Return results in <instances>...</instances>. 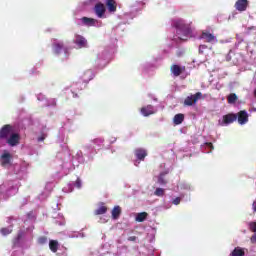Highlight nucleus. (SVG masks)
I'll use <instances>...</instances> for the list:
<instances>
[{
  "label": "nucleus",
  "mask_w": 256,
  "mask_h": 256,
  "mask_svg": "<svg viewBox=\"0 0 256 256\" xmlns=\"http://www.w3.org/2000/svg\"><path fill=\"white\" fill-rule=\"evenodd\" d=\"M173 27H175L180 41H187L191 37V25L185 24V21L176 20L173 22Z\"/></svg>",
  "instance_id": "1"
},
{
  "label": "nucleus",
  "mask_w": 256,
  "mask_h": 256,
  "mask_svg": "<svg viewBox=\"0 0 256 256\" xmlns=\"http://www.w3.org/2000/svg\"><path fill=\"white\" fill-rule=\"evenodd\" d=\"M235 121H237V114L229 113L218 120V125H220V127H227L228 125H231V123H235Z\"/></svg>",
  "instance_id": "2"
},
{
  "label": "nucleus",
  "mask_w": 256,
  "mask_h": 256,
  "mask_svg": "<svg viewBox=\"0 0 256 256\" xmlns=\"http://www.w3.org/2000/svg\"><path fill=\"white\" fill-rule=\"evenodd\" d=\"M13 133V126L6 124L0 129V141H7Z\"/></svg>",
  "instance_id": "3"
},
{
  "label": "nucleus",
  "mask_w": 256,
  "mask_h": 256,
  "mask_svg": "<svg viewBox=\"0 0 256 256\" xmlns=\"http://www.w3.org/2000/svg\"><path fill=\"white\" fill-rule=\"evenodd\" d=\"M94 12L99 19H104L107 8L105 7V4L98 2L94 6Z\"/></svg>",
  "instance_id": "4"
},
{
  "label": "nucleus",
  "mask_w": 256,
  "mask_h": 256,
  "mask_svg": "<svg viewBox=\"0 0 256 256\" xmlns=\"http://www.w3.org/2000/svg\"><path fill=\"white\" fill-rule=\"evenodd\" d=\"M237 119L239 125H247L249 123V113L245 110H241L240 112L236 113Z\"/></svg>",
  "instance_id": "5"
},
{
  "label": "nucleus",
  "mask_w": 256,
  "mask_h": 256,
  "mask_svg": "<svg viewBox=\"0 0 256 256\" xmlns=\"http://www.w3.org/2000/svg\"><path fill=\"white\" fill-rule=\"evenodd\" d=\"M19 141H21V136L17 133H12L6 140V143H8L10 147H17V145H19Z\"/></svg>",
  "instance_id": "6"
},
{
  "label": "nucleus",
  "mask_w": 256,
  "mask_h": 256,
  "mask_svg": "<svg viewBox=\"0 0 256 256\" xmlns=\"http://www.w3.org/2000/svg\"><path fill=\"white\" fill-rule=\"evenodd\" d=\"M247 7H249V0H237L235 3V9L240 13L247 11Z\"/></svg>",
  "instance_id": "7"
},
{
  "label": "nucleus",
  "mask_w": 256,
  "mask_h": 256,
  "mask_svg": "<svg viewBox=\"0 0 256 256\" xmlns=\"http://www.w3.org/2000/svg\"><path fill=\"white\" fill-rule=\"evenodd\" d=\"M140 112L143 115V117H149L150 115H155L156 113L155 107L153 105L143 106L140 109Z\"/></svg>",
  "instance_id": "8"
},
{
  "label": "nucleus",
  "mask_w": 256,
  "mask_h": 256,
  "mask_svg": "<svg viewBox=\"0 0 256 256\" xmlns=\"http://www.w3.org/2000/svg\"><path fill=\"white\" fill-rule=\"evenodd\" d=\"M75 45H77V47L79 49H83L85 47H87V39H85V37L76 34L75 35V40H74Z\"/></svg>",
  "instance_id": "9"
},
{
  "label": "nucleus",
  "mask_w": 256,
  "mask_h": 256,
  "mask_svg": "<svg viewBox=\"0 0 256 256\" xmlns=\"http://www.w3.org/2000/svg\"><path fill=\"white\" fill-rule=\"evenodd\" d=\"M52 51L54 55H61V51H65V53H67V48H65L63 43L56 42L52 45Z\"/></svg>",
  "instance_id": "10"
},
{
  "label": "nucleus",
  "mask_w": 256,
  "mask_h": 256,
  "mask_svg": "<svg viewBox=\"0 0 256 256\" xmlns=\"http://www.w3.org/2000/svg\"><path fill=\"white\" fill-rule=\"evenodd\" d=\"M201 39H205L206 43H215L217 38L210 32H202Z\"/></svg>",
  "instance_id": "11"
},
{
  "label": "nucleus",
  "mask_w": 256,
  "mask_h": 256,
  "mask_svg": "<svg viewBox=\"0 0 256 256\" xmlns=\"http://www.w3.org/2000/svg\"><path fill=\"white\" fill-rule=\"evenodd\" d=\"M105 3L109 13L117 11V2L115 0H105Z\"/></svg>",
  "instance_id": "12"
},
{
  "label": "nucleus",
  "mask_w": 256,
  "mask_h": 256,
  "mask_svg": "<svg viewBox=\"0 0 256 256\" xmlns=\"http://www.w3.org/2000/svg\"><path fill=\"white\" fill-rule=\"evenodd\" d=\"M11 164V154L6 152L1 155V165L2 167H7V165Z\"/></svg>",
  "instance_id": "13"
},
{
  "label": "nucleus",
  "mask_w": 256,
  "mask_h": 256,
  "mask_svg": "<svg viewBox=\"0 0 256 256\" xmlns=\"http://www.w3.org/2000/svg\"><path fill=\"white\" fill-rule=\"evenodd\" d=\"M135 156L137 159H139V161H144L145 158L147 157V150L141 148L136 149Z\"/></svg>",
  "instance_id": "14"
},
{
  "label": "nucleus",
  "mask_w": 256,
  "mask_h": 256,
  "mask_svg": "<svg viewBox=\"0 0 256 256\" xmlns=\"http://www.w3.org/2000/svg\"><path fill=\"white\" fill-rule=\"evenodd\" d=\"M200 149H201L202 153H211V151H213V149H215V148L213 147V143L205 142L204 144H202L200 146Z\"/></svg>",
  "instance_id": "15"
},
{
  "label": "nucleus",
  "mask_w": 256,
  "mask_h": 256,
  "mask_svg": "<svg viewBox=\"0 0 256 256\" xmlns=\"http://www.w3.org/2000/svg\"><path fill=\"white\" fill-rule=\"evenodd\" d=\"M247 251V248L242 247H236L234 250L230 253L229 256H245V252Z\"/></svg>",
  "instance_id": "16"
},
{
  "label": "nucleus",
  "mask_w": 256,
  "mask_h": 256,
  "mask_svg": "<svg viewBox=\"0 0 256 256\" xmlns=\"http://www.w3.org/2000/svg\"><path fill=\"white\" fill-rule=\"evenodd\" d=\"M49 249L52 253H57L59 251V241L57 240H50L49 241Z\"/></svg>",
  "instance_id": "17"
},
{
  "label": "nucleus",
  "mask_w": 256,
  "mask_h": 256,
  "mask_svg": "<svg viewBox=\"0 0 256 256\" xmlns=\"http://www.w3.org/2000/svg\"><path fill=\"white\" fill-rule=\"evenodd\" d=\"M93 79V72L91 70L86 71L83 75H82V81L83 83H89V81H91Z\"/></svg>",
  "instance_id": "18"
},
{
  "label": "nucleus",
  "mask_w": 256,
  "mask_h": 256,
  "mask_svg": "<svg viewBox=\"0 0 256 256\" xmlns=\"http://www.w3.org/2000/svg\"><path fill=\"white\" fill-rule=\"evenodd\" d=\"M183 121H185V115H183L182 113L176 114L173 118L174 125H181Z\"/></svg>",
  "instance_id": "19"
},
{
  "label": "nucleus",
  "mask_w": 256,
  "mask_h": 256,
  "mask_svg": "<svg viewBox=\"0 0 256 256\" xmlns=\"http://www.w3.org/2000/svg\"><path fill=\"white\" fill-rule=\"evenodd\" d=\"M207 97H209V95L203 94L201 92H197L196 94L193 95V105H195L197 101L201 99H207Z\"/></svg>",
  "instance_id": "20"
},
{
  "label": "nucleus",
  "mask_w": 256,
  "mask_h": 256,
  "mask_svg": "<svg viewBox=\"0 0 256 256\" xmlns=\"http://www.w3.org/2000/svg\"><path fill=\"white\" fill-rule=\"evenodd\" d=\"M82 23L84 25H88L90 27H93V25H95V23H97V20L94 18H88V17H82L81 19Z\"/></svg>",
  "instance_id": "21"
},
{
  "label": "nucleus",
  "mask_w": 256,
  "mask_h": 256,
  "mask_svg": "<svg viewBox=\"0 0 256 256\" xmlns=\"http://www.w3.org/2000/svg\"><path fill=\"white\" fill-rule=\"evenodd\" d=\"M171 72L173 73V75H175V77H179V75H181V73L183 72V70L181 69V66L179 65H173L171 67Z\"/></svg>",
  "instance_id": "22"
},
{
  "label": "nucleus",
  "mask_w": 256,
  "mask_h": 256,
  "mask_svg": "<svg viewBox=\"0 0 256 256\" xmlns=\"http://www.w3.org/2000/svg\"><path fill=\"white\" fill-rule=\"evenodd\" d=\"M119 215H121V207L115 206L112 210V218L119 219Z\"/></svg>",
  "instance_id": "23"
},
{
  "label": "nucleus",
  "mask_w": 256,
  "mask_h": 256,
  "mask_svg": "<svg viewBox=\"0 0 256 256\" xmlns=\"http://www.w3.org/2000/svg\"><path fill=\"white\" fill-rule=\"evenodd\" d=\"M147 212H141V213H138L137 216H136V221L138 223H143V221H145V219H147Z\"/></svg>",
  "instance_id": "24"
},
{
  "label": "nucleus",
  "mask_w": 256,
  "mask_h": 256,
  "mask_svg": "<svg viewBox=\"0 0 256 256\" xmlns=\"http://www.w3.org/2000/svg\"><path fill=\"white\" fill-rule=\"evenodd\" d=\"M105 213H107L106 206H101L95 210V215H105Z\"/></svg>",
  "instance_id": "25"
},
{
  "label": "nucleus",
  "mask_w": 256,
  "mask_h": 256,
  "mask_svg": "<svg viewBox=\"0 0 256 256\" xmlns=\"http://www.w3.org/2000/svg\"><path fill=\"white\" fill-rule=\"evenodd\" d=\"M158 183L159 185H166L167 184V180L165 179V174L161 173L158 177Z\"/></svg>",
  "instance_id": "26"
},
{
  "label": "nucleus",
  "mask_w": 256,
  "mask_h": 256,
  "mask_svg": "<svg viewBox=\"0 0 256 256\" xmlns=\"http://www.w3.org/2000/svg\"><path fill=\"white\" fill-rule=\"evenodd\" d=\"M154 195H156V197H163V195H165V189L156 188V190L154 191Z\"/></svg>",
  "instance_id": "27"
},
{
  "label": "nucleus",
  "mask_w": 256,
  "mask_h": 256,
  "mask_svg": "<svg viewBox=\"0 0 256 256\" xmlns=\"http://www.w3.org/2000/svg\"><path fill=\"white\" fill-rule=\"evenodd\" d=\"M235 101H237V94H234V93L230 94L228 96V103L230 105H233V103H235Z\"/></svg>",
  "instance_id": "28"
},
{
  "label": "nucleus",
  "mask_w": 256,
  "mask_h": 256,
  "mask_svg": "<svg viewBox=\"0 0 256 256\" xmlns=\"http://www.w3.org/2000/svg\"><path fill=\"white\" fill-rule=\"evenodd\" d=\"M0 233L4 236H7V235H11V233H13V230L9 228H1Z\"/></svg>",
  "instance_id": "29"
},
{
  "label": "nucleus",
  "mask_w": 256,
  "mask_h": 256,
  "mask_svg": "<svg viewBox=\"0 0 256 256\" xmlns=\"http://www.w3.org/2000/svg\"><path fill=\"white\" fill-rule=\"evenodd\" d=\"M184 105H188V106L193 105V95H190V96H188V97L185 99Z\"/></svg>",
  "instance_id": "30"
},
{
  "label": "nucleus",
  "mask_w": 256,
  "mask_h": 256,
  "mask_svg": "<svg viewBox=\"0 0 256 256\" xmlns=\"http://www.w3.org/2000/svg\"><path fill=\"white\" fill-rule=\"evenodd\" d=\"M38 243L39 245H45V243H47V237L41 236L40 238H38Z\"/></svg>",
  "instance_id": "31"
},
{
  "label": "nucleus",
  "mask_w": 256,
  "mask_h": 256,
  "mask_svg": "<svg viewBox=\"0 0 256 256\" xmlns=\"http://www.w3.org/2000/svg\"><path fill=\"white\" fill-rule=\"evenodd\" d=\"M74 185H75V187H77V189H81V187H82L81 178H77Z\"/></svg>",
  "instance_id": "32"
},
{
  "label": "nucleus",
  "mask_w": 256,
  "mask_h": 256,
  "mask_svg": "<svg viewBox=\"0 0 256 256\" xmlns=\"http://www.w3.org/2000/svg\"><path fill=\"white\" fill-rule=\"evenodd\" d=\"M173 205H179V203H181V198L180 197H176L173 201H172Z\"/></svg>",
  "instance_id": "33"
},
{
  "label": "nucleus",
  "mask_w": 256,
  "mask_h": 256,
  "mask_svg": "<svg viewBox=\"0 0 256 256\" xmlns=\"http://www.w3.org/2000/svg\"><path fill=\"white\" fill-rule=\"evenodd\" d=\"M250 229H251V231H253L254 233H256V222L250 223Z\"/></svg>",
  "instance_id": "34"
},
{
  "label": "nucleus",
  "mask_w": 256,
  "mask_h": 256,
  "mask_svg": "<svg viewBox=\"0 0 256 256\" xmlns=\"http://www.w3.org/2000/svg\"><path fill=\"white\" fill-rule=\"evenodd\" d=\"M207 49V45H200L199 46V53H204V51Z\"/></svg>",
  "instance_id": "35"
},
{
  "label": "nucleus",
  "mask_w": 256,
  "mask_h": 256,
  "mask_svg": "<svg viewBox=\"0 0 256 256\" xmlns=\"http://www.w3.org/2000/svg\"><path fill=\"white\" fill-rule=\"evenodd\" d=\"M46 137H47V135L42 134L40 137H38V142L41 143V142L45 141Z\"/></svg>",
  "instance_id": "36"
},
{
  "label": "nucleus",
  "mask_w": 256,
  "mask_h": 256,
  "mask_svg": "<svg viewBox=\"0 0 256 256\" xmlns=\"http://www.w3.org/2000/svg\"><path fill=\"white\" fill-rule=\"evenodd\" d=\"M22 237H23V233H21V232L18 233V235L16 237V241H21Z\"/></svg>",
  "instance_id": "37"
},
{
  "label": "nucleus",
  "mask_w": 256,
  "mask_h": 256,
  "mask_svg": "<svg viewBox=\"0 0 256 256\" xmlns=\"http://www.w3.org/2000/svg\"><path fill=\"white\" fill-rule=\"evenodd\" d=\"M128 241H137V236H130Z\"/></svg>",
  "instance_id": "38"
},
{
  "label": "nucleus",
  "mask_w": 256,
  "mask_h": 256,
  "mask_svg": "<svg viewBox=\"0 0 256 256\" xmlns=\"http://www.w3.org/2000/svg\"><path fill=\"white\" fill-rule=\"evenodd\" d=\"M251 243H256V234L251 237Z\"/></svg>",
  "instance_id": "39"
},
{
  "label": "nucleus",
  "mask_w": 256,
  "mask_h": 256,
  "mask_svg": "<svg viewBox=\"0 0 256 256\" xmlns=\"http://www.w3.org/2000/svg\"><path fill=\"white\" fill-rule=\"evenodd\" d=\"M251 29H255V27H250V28H248V31H251Z\"/></svg>",
  "instance_id": "40"
},
{
  "label": "nucleus",
  "mask_w": 256,
  "mask_h": 256,
  "mask_svg": "<svg viewBox=\"0 0 256 256\" xmlns=\"http://www.w3.org/2000/svg\"><path fill=\"white\" fill-rule=\"evenodd\" d=\"M252 111H254L256 113V108H252Z\"/></svg>",
  "instance_id": "41"
},
{
  "label": "nucleus",
  "mask_w": 256,
  "mask_h": 256,
  "mask_svg": "<svg viewBox=\"0 0 256 256\" xmlns=\"http://www.w3.org/2000/svg\"><path fill=\"white\" fill-rule=\"evenodd\" d=\"M74 97H77V94H74Z\"/></svg>",
  "instance_id": "42"
},
{
  "label": "nucleus",
  "mask_w": 256,
  "mask_h": 256,
  "mask_svg": "<svg viewBox=\"0 0 256 256\" xmlns=\"http://www.w3.org/2000/svg\"><path fill=\"white\" fill-rule=\"evenodd\" d=\"M90 1H95V0H90Z\"/></svg>",
  "instance_id": "43"
}]
</instances>
